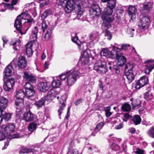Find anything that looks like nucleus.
<instances>
[{
    "label": "nucleus",
    "instance_id": "1",
    "mask_svg": "<svg viewBox=\"0 0 154 154\" xmlns=\"http://www.w3.org/2000/svg\"><path fill=\"white\" fill-rule=\"evenodd\" d=\"M25 95L24 91L22 90L17 91L16 94V100L15 101L17 109L16 112H21L23 106V98Z\"/></svg>",
    "mask_w": 154,
    "mask_h": 154
},
{
    "label": "nucleus",
    "instance_id": "2",
    "mask_svg": "<svg viewBox=\"0 0 154 154\" xmlns=\"http://www.w3.org/2000/svg\"><path fill=\"white\" fill-rule=\"evenodd\" d=\"M79 71L76 69L68 72L66 81L67 85L69 86L73 85L79 78Z\"/></svg>",
    "mask_w": 154,
    "mask_h": 154
},
{
    "label": "nucleus",
    "instance_id": "3",
    "mask_svg": "<svg viewBox=\"0 0 154 154\" xmlns=\"http://www.w3.org/2000/svg\"><path fill=\"white\" fill-rule=\"evenodd\" d=\"M94 69L98 72L101 74L105 73L107 71L106 62L101 60L97 61L95 63Z\"/></svg>",
    "mask_w": 154,
    "mask_h": 154
},
{
    "label": "nucleus",
    "instance_id": "4",
    "mask_svg": "<svg viewBox=\"0 0 154 154\" xmlns=\"http://www.w3.org/2000/svg\"><path fill=\"white\" fill-rule=\"evenodd\" d=\"M77 8L78 10L80 11L81 9L80 5H76L73 0H68L66 2L64 10L66 13L68 14L74 9H76Z\"/></svg>",
    "mask_w": 154,
    "mask_h": 154
},
{
    "label": "nucleus",
    "instance_id": "5",
    "mask_svg": "<svg viewBox=\"0 0 154 154\" xmlns=\"http://www.w3.org/2000/svg\"><path fill=\"white\" fill-rule=\"evenodd\" d=\"M150 20L149 17L145 16L141 18L139 20L138 26L141 29L144 30L147 29L149 25Z\"/></svg>",
    "mask_w": 154,
    "mask_h": 154
},
{
    "label": "nucleus",
    "instance_id": "6",
    "mask_svg": "<svg viewBox=\"0 0 154 154\" xmlns=\"http://www.w3.org/2000/svg\"><path fill=\"white\" fill-rule=\"evenodd\" d=\"M16 59H14L5 69L3 72V78L4 79L7 78L8 77L11 75L12 72L13 70V66H15V61Z\"/></svg>",
    "mask_w": 154,
    "mask_h": 154
},
{
    "label": "nucleus",
    "instance_id": "7",
    "mask_svg": "<svg viewBox=\"0 0 154 154\" xmlns=\"http://www.w3.org/2000/svg\"><path fill=\"white\" fill-rule=\"evenodd\" d=\"M3 80L4 82L3 86L4 90L7 91H9L12 88L14 85V79L13 78L7 79V78H3Z\"/></svg>",
    "mask_w": 154,
    "mask_h": 154
},
{
    "label": "nucleus",
    "instance_id": "8",
    "mask_svg": "<svg viewBox=\"0 0 154 154\" xmlns=\"http://www.w3.org/2000/svg\"><path fill=\"white\" fill-rule=\"evenodd\" d=\"M15 128V125L13 123H9L6 125H3L0 127V129L4 130V132L8 135H11V133L14 132Z\"/></svg>",
    "mask_w": 154,
    "mask_h": 154
},
{
    "label": "nucleus",
    "instance_id": "9",
    "mask_svg": "<svg viewBox=\"0 0 154 154\" xmlns=\"http://www.w3.org/2000/svg\"><path fill=\"white\" fill-rule=\"evenodd\" d=\"M148 79L147 77L143 76L140 78L136 83L135 88L137 89H139L144 86L148 82Z\"/></svg>",
    "mask_w": 154,
    "mask_h": 154
},
{
    "label": "nucleus",
    "instance_id": "10",
    "mask_svg": "<svg viewBox=\"0 0 154 154\" xmlns=\"http://www.w3.org/2000/svg\"><path fill=\"white\" fill-rule=\"evenodd\" d=\"M35 118V116L30 110L26 111L23 114V119L26 122L34 121Z\"/></svg>",
    "mask_w": 154,
    "mask_h": 154
},
{
    "label": "nucleus",
    "instance_id": "11",
    "mask_svg": "<svg viewBox=\"0 0 154 154\" xmlns=\"http://www.w3.org/2000/svg\"><path fill=\"white\" fill-rule=\"evenodd\" d=\"M50 88L49 85L47 82H40L38 85V88L43 92H46Z\"/></svg>",
    "mask_w": 154,
    "mask_h": 154
},
{
    "label": "nucleus",
    "instance_id": "12",
    "mask_svg": "<svg viewBox=\"0 0 154 154\" xmlns=\"http://www.w3.org/2000/svg\"><path fill=\"white\" fill-rule=\"evenodd\" d=\"M121 49L120 48H119L115 46L113 47L112 50L111 51H110L109 57L113 59L116 58L121 53Z\"/></svg>",
    "mask_w": 154,
    "mask_h": 154
},
{
    "label": "nucleus",
    "instance_id": "13",
    "mask_svg": "<svg viewBox=\"0 0 154 154\" xmlns=\"http://www.w3.org/2000/svg\"><path fill=\"white\" fill-rule=\"evenodd\" d=\"M56 95V93L55 91L51 90L48 92L47 95L45 97L43 98L45 103L46 101L50 102L55 97Z\"/></svg>",
    "mask_w": 154,
    "mask_h": 154
},
{
    "label": "nucleus",
    "instance_id": "14",
    "mask_svg": "<svg viewBox=\"0 0 154 154\" xmlns=\"http://www.w3.org/2000/svg\"><path fill=\"white\" fill-rule=\"evenodd\" d=\"M23 78L26 81L31 82L33 83H35L36 80L35 77L31 74H29L27 72H24Z\"/></svg>",
    "mask_w": 154,
    "mask_h": 154
},
{
    "label": "nucleus",
    "instance_id": "15",
    "mask_svg": "<svg viewBox=\"0 0 154 154\" xmlns=\"http://www.w3.org/2000/svg\"><path fill=\"white\" fill-rule=\"evenodd\" d=\"M145 63H146L145 65L146 67L145 69V72L149 74L152 70L154 68V63L151 60L146 61Z\"/></svg>",
    "mask_w": 154,
    "mask_h": 154
},
{
    "label": "nucleus",
    "instance_id": "16",
    "mask_svg": "<svg viewBox=\"0 0 154 154\" xmlns=\"http://www.w3.org/2000/svg\"><path fill=\"white\" fill-rule=\"evenodd\" d=\"M117 64L119 66H122L125 64L126 61V59L122 53L116 57Z\"/></svg>",
    "mask_w": 154,
    "mask_h": 154
},
{
    "label": "nucleus",
    "instance_id": "17",
    "mask_svg": "<svg viewBox=\"0 0 154 154\" xmlns=\"http://www.w3.org/2000/svg\"><path fill=\"white\" fill-rule=\"evenodd\" d=\"M104 20L103 22V26H106L107 28L110 27V23L114 20V17L113 16L104 17Z\"/></svg>",
    "mask_w": 154,
    "mask_h": 154
},
{
    "label": "nucleus",
    "instance_id": "18",
    "mask_svg": "<svg viewBox=\"0 0 154 154\" xmlns=\"http://www.w3.org/2000/svg\"><path fill=\"white\" fill-rule=\"evenodd\" d=\"M26 65L25 58L23 56H20L19 57L17 62L18 66L22 68H24Z\"/></svg>",
    "mask_w": 154,
    "mask_h": 154
},
{
    "label": "nucleus",
    "instance_id": "19",
    "mask_svg": "<svg viewBox=\"0 0 154 154\" xmlns=\"http://www.w3.org/2000/svg\"><path fill=\"white\" fill-rule=\"evenodd\" d=\"M128 14L129 15H131V19L135 18L134 17L137 13V9L134 6L130 5L128 8Z\"/></svg>",
    "mask_w": 154,
    "mask_h": 154
},
{
    "label": "nucleus",
    "instance_id": "20",
    "mask_svg": "<svg viewBox=\"0 0 154 154\" xmlns=\"http://www.w3.org/2000/svg\"><path fill=\"white\" fill-rule=\"evenodd\" d=\"M32 43L31 42L28 43L26 45V53L29 57L31 56L32 54L33 51L32 48Z\"/></svg>",
    "mask_w": 154,
    "mask_h": 154
},
{
    "label": "nucleus",
    "instance_id": "21",
    "mask_svg": "<svg viewBox=\"0 0 154 154\" xmlns=\"http://www.w3.org/2000/svg\"><path fill=\"white\" fill-rule=\"evenodd\" d=\"M8 101L7 99L4 97L0 98V109H5L8 106Z\"/></svg>",
    "mask_w": 154,
    "mask_h": 154
},
{
    "label": "nucleus",
    "instance_id": "22",
    "mask_svg": "<svg viewBox=\"0 0 154 154\" xmlns=\"http://www.w3.org/2000/svg\"><path fill=\"white\" fill-rule=\"evenodd\" d=\"M20 16H18L16 20L15 21L14 26L16 28V29L20 31L21 28L22 27V24H21V21L23 20H20Z\"/></svg>",
    "mask_w": 154,
    "mask_h": 154
},
{
    "label": "nucleus",
    "instance_id": "23",
    "mask_svg": "<svg viewBox=\"0 0 154 154\" xmlns=\"http://www.w3.org/2000/svg\"><path fill=\"white\" fill-rule=\"evenodd\" d=\"M113 10L111 8H108L107 6H106V7L104 8L102 17H105L107 16L111 15L113 13Z\"/></svg>",
    "mask_w": 154,
    "mask_h": 154
},
{
    "label": "nucleus",
    "instance_id": "24",
    "mask_svg": "<svg viewBox=\"0 0 154 154\" xmlns=\"http://www.w3.org/2000/svg\"><path fill=\"white\" fill-rule=\"evenodd\" d=\"M92 10L93 14L96 16H98L100 13L101 10L99 6L98 5L93 6Z\"/></svg>",
    "mask_w": 154,
    "mask_h": 154
},
{
    "label": "nucleus",
    "instance_id": "25",
    "mask_svg": "<svg viewBox=\"0 0 154 154\" xmlns=\"http://www.w3.org/2000/svg\"><path fill=\"white\" fill-rule=\"evenodd\" d=\"M20 41L19 39H17L15 41H12L11 44L13 46V48L15 51L18 50L20 47Z\"/></svg>",
    "mask_w": 154,
    "mask_h": 154
},
{
    "label": "nucleus",
    "instance_id": "26",
    "mask_svg": "<svg viewBox=\"0 0 154 154\" xmlns=\"http://www.w3.org/2000/svg\"><path fill=\"white\" fill-rule=\"evenodd\" d=\"M143 10L145 11L146 12H148L151 11L152 8V5L151 4H142L141 5Z\"/></svg>",
    "mask_w": 154,
    "mask_h": 154
},
{
    "label": "nucleus",
    "instance_id": "27",
    "mask_svg": "<svg viewBox=\"0 0 154 154\" xmlns=\"http://www.w3.org/2000/svg\"><path fill=\"white\" fill-rule=\"evenodd\" d=\"M125 75L129 83L131 82L134 78L133 72H125Z\"/></svg>",
    "mask_w": 154,
    "mask_h": 154
},
{
    "label": "nucleus",
    "instance_id": "28",
    "mask_svg": "<svg viewBox=\"0 0 154 154\" xmlns=\"http://www.w3.org/2000/svg\"><path fill=\"white\" fill-rule=\"evenodd\" d=\"M38 32V29L37 26H35L32 30V33L30 36V38L35 40L37 38V34Z\"/></svg>",
    "mask_w": 154,
    "mask_h": 154
},
{
    "label": "nucleus",
    "instance_id": "29",
    "mask_svg": "<svg viewBox=\"0 0 154 154\" xmlns=\"http://www.w3.org/2000/svg\"><path fill=\"white\" fill-rule=\"evenodd\" d=\"M116 0H110L107 3L106 6L108 8L114 9L116 7Z\"/></svg>",
    "mask_w": 154,
    "mask_h": 154
},
{
    "label": "nucleus",
    "instance_id": "30",
    "mask_svg": "<svg viewBox=\"0 0 154 154\" xmlns=\"http://www.w3.org/2000/svg\"><path fill=\"white\" fill-rule=\"evenodd\" d=\"M45 103V101L43 98H41L39 100L36 101L34 103V105L36 106L37 108H39L42 107Z\"/></svg>",
    "mask_w": 154,
    "mask_h": 154
},
{
    "label": "nucleus",
    "instance_id": "31",
    "mask_svg": "<svg viewBox=\"0 0 154 154\" xmlns=\"http://www.w3.org/2000/svg\"><path fill=\"white\" fill-rule=\"evenodd\" d=\"M133 68L134 65L132 63H128L125 66V72H133L132 70Z\"/></svg>",
    "mask_w": 154,
    "mask_h": 154
},
{
    "label": "nucleus",
    "instance_id": "32",
    "mask_svg": "<svg viewBox=\"0 0 154 154\" xmlns=\"http://www.w3.org/2000/svg\"><path fill=\"white\" fill-rule=\"evenodd\" d=\"M72 41L75 43H76L78 46L79 47V49L80 50H83V48L82 47L83 46V45L82 44H79V42H80L79 41L78 39V38L77 36H75L74 38H72Z\"/></svg>",
    "mask_w": 154,
    "mask_h": 154
},
{
    "label": "nucleus",
    "instance_id": "33",
    "mask_svg": "<svg viewBox=\"0 0 154 154\" xmlns=\"http://www.w3.org/2000/svg\"><path fill=\"white\" fill-rule=\"evenodd\" d=\"M131 109V106L130 105L126 103L123 104L121 107L122 110L125 112H128Z\"/></svg>",
    "mask_w": 154,
    "mask_h": 154
},
{
    "label": "nucleus",
    "instance_id": "34",
    "mask_svg": "<svg viewBox=\"0 0 154 154\" xmlns=\"http://www.w3.org/2000/svg\"><path fill=\"white\" fill-rule=\"evenodd\" d=\"M110 54V51H109L107 48L103 49L100 52L101 56L109 57Z\"/></svg>",
    "mask_w": 154,
    "mask_h": 154
},
{
    "label": "nucleus",
    "instance_id": "35",
    "mask_svg": "<svg viewBox=\"0 0 154 154\" xmlns=\"http://www.w3.org/2000/svg\"><path fill=\"white\" fill-rule=\"evenodd\" d=\"M2 116L5 121H8L11 119V113H6L4 111V113L2 115Z\"/></svg>",
    "mask_w": 154,
    "mask_h": 154
},
{
    "label": "nucleus",
    "instance_id": "36",
    "mask_svg": "<svg viewBox=\"0 0 154 154\" xmlns=\"http://www.w3.org/2000/svg\"><path fill=\"white\" fill-rule=\"evenodd\" d=\"M132 121L135 125H137L140 123L141 119L140 116L136 115L133 118Z\"/></svg>",
    "mask_w": 154,
    "mask_h": 154
},
{
    "label": "nucleus",
    "instance_id": "37",
    "mask_svg": "<svg viewBox=\"0 0 154 154\" xmlns=\"http://www.w3.org/2000/svg\"><path fill=\"white\" fill-rule=\"evenodd\" d=\"M51 85L53 88H58L61 85V82L58 79L57 80L54 79L52 82Z\"/></svg>",
    "mask_w": 154,
    "mask_h": 154
},
{
    "label": "nucleus",
    "instance_id": "38",
    "mask_svg": "<svg viewBox=\"0 0 154 154\" xmlns=\"http://www.w3.org/2000/svg\"><path fill=\"white\" fill-rule=\"evenodd\" d=\"M52 30L51 29H48L44 36V38L45 40H48L51 36Z\"/></svg>",
    "mask_w": 154,
    "mask_h": 154
},
{
    "label": "nucleus",
    "instance_id": "39",
    "mask_svg": "<svg viewBox=\"0 0 154 154\" xmlns=\"http://www.w3.org/2000/svg\"><path fill=\"white\" fill-rule=\"evenodd\" d=\"M127 32L131 37L133 36L134 34L136 32L134 28L128 27L127 29Z\"/></svg>",
    "mask_w": 154,
    "mask_h": 154
},
{
    "label": "nucleus",
    "instance_id": "40",
    "mask_svg": "<svg viewBox=\"0 0 154 154\" xmlns=\"http://www.w3.org/2000/svg\"><path fill=\"white\" fill-rule=\"evenodd\" d=\"M26 95L28 97H31L33 96L35 94V91L34 89L31 90H27L25 91Z\"/></svg>",
    "mask_w": 154,
    "mask_h": 154
},
{
    "label": "nucleus",
    "instance_id": "41",
    "mask_svg": "<svg viewBox=\"0 0 154 154\" xmlns=\"http://www.w3.org/2000/svg\"><path fill=\"white\" fill-rule=\"evenodd\" d=\"M104 125L103 122H101L97 125L95 128L94 129V131L96 132H98L103 127Z\"/></svg>",
    "mask_w": 154,
    "mask_h": 154
},
{
    "label": "nucleus",
    "instance_id": "42",
    "mask_svg": "<svg viewBox=\"0 0 154 154\" xmlns=\"http://www.w3.org/2000/svg\"><path fill=\"white\" fill-rule=\"evenodd\" d=\"M57 99L59 100V101L60 102L59 105L62 106V105H65V103L66 101V98L63 96H62L61 98H60L59 97H57Z\"/></svg>",
    "mask_w": 154,
    "mask_h": 154
},
{
    "label": "nucleus",
    "instance_id": "43",
    "mask_svg": "<svg viewBox=\"0 0 154 154\" xmlns=\"http://www.w3.org/2000/svg\"><path fill=\"white\" fill-rule=\"evenodd\" d=\"M36 125L34 123H32L29 124L28 128L29 130L31 132H32L36 128Z\"/></svg>",
    "mask_w": 154,
    "mask_h": 154
},
{
    "label": "nucleus",
    "instance_id": "44",
    "mask_svg": "<svg viewBox=\"0 0 154 154\" xmlns=\"http://www.w3.org/2000/svg\"><path fill=\"white\" fill-rule=\"evenodd\" d=\"M68 72L63 73L60 75L58 77L59 79L62 81H64L67 79V73Z\"/></svg>",
    "mask_w": 154,
    "mask_h": 154
},
{
    "label": "nucleus",
    "instance_id": "45",
    "mask_svg": "<svg viewBox=\"0 0 154 154\" xmlns=\"http://www.w3.org/2000/svg\"><path fill=\"white\" fill-rule=\"evenodd\" d=\"M141 101L138 99L135 100L131 103L132 108H135L141 103Z\"/></svg>",
    "mask_w": 154,
    "mask_h": 154
},
{
    "label": "nucleus",
    "instance_id": "46",
    "mask_svg": "<svg viewBox=\"0 0 154 154\" xmlns=\"http://www.w3.org/2000/svg\"><path fill=\"white\" fill-rule=\"evenodd\" d=\"M147 134L149 136L152 138L154 137V128L152 127L147 131Z\"/></svg>",
    "mask_w": 154,
    "mask_h": 154
},
{
    "label": "nucleus",
    "instance_id": "47",
    "mask_svg": "<svg viewBox=\"0 0 154 154\" xmlns=\"http://www.w3.org/2000/svg\"><path fill=\"white\" fill-rule=\"evenodd\" d=\"M89 58L82 56L81 61L82 64H87L89 62Z\"/></svg>",
    "mask_w": 154,
    "mask_h": 154
},
{
    "label": "nucleus",
    "instance_id": "48",
    "mask_svg": "<svg viewBox=\"0 0 154 154\" xmlns=\"http://www.w3.org/2000/svg\"><path fill=\"white\" fill-rule=\"evenodd\" d=\"M27 14L25 13H22L21 14L19 15L18 16H20V20H23V21L21 20V24L22 23H24L26 22L25 21V17L26 16H27Z\"/></svg>",
    "mask_w": 154,
    "mask_h": 154
},
{
    "label": "nucleus",
    "instance_id": "49",
    "mask_svg": "<svg viewBox=\"0 0 154 154\" xmlns=\"http://www.w3.org/2000/svg\"><path fill=\"white\" fill-rule=\"evenodd\" d=\"M32 152H33L32 149L25 148L20 150L19 151V153L21 154V153H28Z\"/></svg>",
    "mask_w": 154,
    "mask_h": 154
},
{
    "label": "nucleus",
    "instance_id": "50",
    "mask_svg": "<svg viewBox=\"0 0 154 154\" xmlns=\"http://www.w3.org/2000/svg\"><path fill=\"white\" fill-rule=\"evenodd\" d=\"M25 91L27 90H31L33 89L32 85L29 82L26 83L24 85Z\"/></svg>",
    "mask_w": 154,
    "mask_h": 154
},
{
    "label": "nucleus",
    "instance_id": "51",
    "mask_svg": "<svg viewBox=\"0 0 154 154\" xmlns=\"http://www.w3.org/2000/svg\"><path fill=\"white\" fill-rule=\"evenodd\" d=\"M110 148L113 150L117 151L119 149V146L117 144L113 143L110 146Z\"/></svg>",
    "mask_w": 154,
    "mask_h": 154
},
{
    "label": "nucleus",
    "instance_id": "52",
    "mask_svg": "<svg viewBox=\"0 0 154 154\" xmlns=\"http://www.w3.org/2000/svg\"><path fill=\"white\" fill-rule=\"evenodd\" d=\"M150 90H149L148 91L146 92L145 95L144 97L146 99H151L152 97L151 94H150Z\"/></svg>",
    "mask_w": 154,
    "mask_h": 154
},
{
    "label": "nucleus",
    "instance_id": "53",
    "mask_svg": "<svg viewBox=\"0 0 154 154\" xmlns=\"http://www.w3.org/2000/svg\"><path fill=\"white\" fill-rule=\"evenodd\" d=\"M112 37V34L109 31H107L105 32V37L106 39L110 40L111 39Z\"/></svg>",
    "mask_w": 154,
    "mask_h": 154
},
{
    "label": "nucleus",
    "instance_id": "54",
    "mask_svg": "<svg viewBox=\"0 0 154 154\" xmlns=\"http://www.w3.org/2000/svg\"><path fill=\"white\" fill-rule=\"evenodd\" d=\"M90 54V51L89 49H87L84 51L82 55L83 57H87L89 58V55Z\"/></svg>",
    "mask_w": 154,
    "mask_h": 154
},
{
    "label": "nucleus",
    "instance_id": "55",
    "mask_svg": "<svg viewBox=\"0 0 154 154\" xmlns=\"http://www.w3.org/2000/svg\"><path fill=\"white\" fill-rule=\"evenodd\" d=\"M48 24L45 21H43L42 24V29L43 32L48 28Z\"/></svg>",
    "mask_w": 154,
    "mask_h": 154
},
{
    "label": "nucleus",
    "instance_id": "56",
    "mask_svg": "<svg viewBox=\"0 0 154 154\" xmlns=\"http://www.w3.org/2000/svg\"><path fill=\"white\" fill-rule=\"evenodd\" d=\"M51 13V11L50 10H46L43 12L42 15V17L45 19Z\"/></svg>",
    "mask_w": 154,
    "mask_h": 154
},
{
    "label": "nucleus",
    "instance_id": "57",
    "mask_svg": "<svg viewBox=\"0 0 154 154\" xmlns=\"http://www.w3.org/2000/svg\"><path fill=\"white\" fill-rule=\"evenodd\" d=\"M89 38L92 41L97 39L98 36L96 34H90L89 35Z\"/></svg>",
    "mask_w": 154,
    "mask_h": 154
},
{
    "label": "nucleus",
    "instance_id": "58",
    "mask_svg": "<svg viewBox=\"0 0 154 154\" xmlns=\"http://www.w3.org/2000/svg\"><path fill=\"white\" fill-rule=\"evenodd\" d=\"M64 106L65 105H62V106L59 105V109L58 110V115L60 116V119L61 118V114L63 112V110Z\"/></svg>",
    "mask_w": 154,
    "mask_h": 154
},
{
    "label": "nucleus",
    "instance_id": "59",
    "mask_svg": "<svg viewBox=\"0 0 154 154\" xmlns=\"http://www.w3.org/2000/svg\"><path fill=\"white\" fill-rule=\"evenodd\" d=\"M3 4L6 6V9H8L12 10L14 9V5L12 4H8L4 2H3Z\"/></svg>",
    "mask_w": 154,
    "mask_h": 154
},
{
    "label": "nucleus",
    "instance_id": "60",
    "mask_svg": "<svg viewBox=\"0 0 154 154\" xmlns=\"http://www.w3.org/2000/svg\"><path fill=\"white\" fill-rule=\"evenodd\" d=\"M129 48H130V45L129 44H124L121 46V49L123 50L128 49Z\"/></svg>",
    "mask_w": 154,
    "mask_h": 154
},
{
    "label": "nucleus",
    "instance_id": "61",
    "mask_svg": "<svg viewBox=\"0 0 154 154\" xmlns=\"http://www.w3.org/2000/svg\"><path fill=\"white\" fill-rule=\"evenodd\" d=\"M136 150L135 151V153L137 154H143L144 152L143 150H142L139 148H137L136 149Z\"/></svg>",
    "mask_w": 154,
    "mask_h": 154
},
{
    "label": "nucleus",
    "instance_id": "62",
    "mask_svg": "<svg viewBox=\"0 0 154 154\" xmlns=\"http://www.w3.org/2000/svg\"><path fill=\"white\" fill-rule=\"evenodd\" d=\"M3 4V2L0 4V11H5L6 10V6Z\"/></svg>",
    "mask_w": 154,
    "mask_h": 154
},
{
    "label": "nucleus",
    "instance_id": "63",
    "mask_svg": "<svg viewBox=\"0 0 154 154\" xmlns=\"http://www.w3.org/2000/svg\"><path fill=\"white\" fill-rule=\"evenodd\" d=\"M130 117H131V116L128 113H126L124 115L123 120L126 122L127 121L128 119Z\"/></svg>",
    "mask_w": 154,
    "mask_h": 154
},
{
    "label": "nucleus",
    "instance_id": "64",
    "mask_svg": "<svg viewBox=\"0 0 154 154\" xmlns=\"http://www.w3.org/2000/svg\"><path fill=\"white\" fill-rule=\"evenodd\" d=\"M83 101V100L82 99H78L76 100L74 104L76 106H78L79 105L80 103H82Z\"/></svg>",
    "mask_w": 154,
    "mask_h": 154
}]
</instances>
